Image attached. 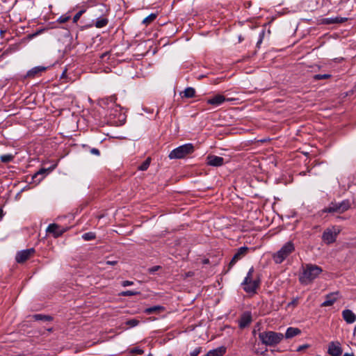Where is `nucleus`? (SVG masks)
<instances>
[{
    "label": "nucleus",
    "mask_w": 356,
    "mask_h": 356,
    "mask_svg": "<svg viewBox=\"0 0 356 356\" xmlns=\"http://www.w3.org/2000/svg\"><path fill=\"white\" fill-rule=\"evenodd\" d=\"M133 284H134L133 282L129 281V280H126V281L122 282V285L123 286H127L132 285Z\"/></svg>",
    "instance_id": "obj_39"
},
{
    "label": "nucleus",
    "mask_w": 356,
    "mask_h": 356,
    "mask_svg": "<svg viewBox=\"0 0 356 356\" xmlns=\"http://www.w3.org/2000/svg\"><path fill=\"white\" fill-rule=\"evenodd\" d=\"M298 298H293L291 302H290L287 304V307H295L298 305Z\"/></svg>",
    "instance_id": "obj_33"
},
{
    "label": "nucleus",
    "mask_w": 356,
    "mask_h": 356,
    "mask_svg": "<svg viewBox=\"0 0 356 356\" xmlns=\"http://www.w3.org/2000/svg\"><path fill=\"white\" fill-rule=\"evenodd\" d=\"M265 35V30H262L261 33H259V40L257 42V45L259 46L263 41L264 37Z\"/></svg>",
    "instance_id": "obj_37"
},
{
    "label": "nucleus",
    "mask_w": 356,
    "mask_h": 356,
    "mask_svg": "<svg viewBox=\"0 0 356 356\" xmlns=\"http://www.w3.org/2000/svg\"><path fill=\"white\" fill-rule=\"evenodd\" d=\"M343 349L339 341H331L328 344L327 353L331 356H339L342 354Z\"/></svg>",
    "instance_id": "obj_11"
},
{
    "label": "nucleus",
    "mask_w": 356,
    "mask_h": 356,
    "mask_svg": "<svg viewBox=\"0 0 356 356\" xmlns=\"http://www.w3.org/2000/svg\"><path fill=\"white\" fill-rule=\"evenodd\" d=\"M339 291L330 293L325 297V300L321 305V307L332 306L337 300L339 296Z\"/></svg>",
    "instance_id": "obj_15"
},
{
    "label": "nucleus",
    "mask_w": 356,
    "mask_h": 356,
    "mask_svg": "<svg viewBox=\"0 0 356 356\" xmlns=\"http://www.w3.org/2000/svg\"><path fill=\"white\" fill-rule=\"evenodd\" d=\"M234 99L232 98H225L222 95L218 94L213 97L209 98L207 100V103L208 104H211L215 106H218L221 105L225 102L232 101Z\"/></svg>",
    "instance_id": "obj_12"
},
{
    "label": "nucleus",
    "mask_w": 356,
    "mask_h": 356,
    "mask_svg": "<svg viewBox=\"0 0 356 356\" xmlns=\"http://www.w3.org/2000/svg\"><path fill=\"white\" fill-rule=\"evenodd\" d=\"M331 77V75L329 74H316L314 76V79L315 80H321V79H326Z\"/></svg>",
    "instance_id": "obj_31"
},
{
    "label": "nucleus",
    "mask_w": 356,
    "mask_h": 356,
    "mask_svg": "<svg viewBox=\"0 0 356 356\" xmlns=\"http://www.w3.org/2000/svg\"><path fill=\"white\" fill-rule=\"evenodd\" d=\"M195 95V90L193 88L188 87L184 91V96L186 98L193 97Z\"/></svg>",
    "instance_id": "obj_24"
},
{
    "label": "nucleus",
    "mask_w": 356,
    "mask_h": 356,
    "mask_svg": "<svg viewBox=\"0 0 356 356\" xmlns=\"http://www.w3.org/2000/svg\"><path fill=\"white\" fill-rule=\"evenodd\" d=\"M259 338L262 343L268 346H275L284 339V334L273 331H266L259 334Z\"/></svg>",
    "instance_id": "obj_3"
},
{
    "label": "nucleus",
    "mask_w": 356,
    "mask_h": 356,
    "mask_svg": "<svg viewBox=\"0 0 356 356\" xmlns=\"http://www.w3.org/2000/svg\"><path fill=\"white\" fill-rule=\"evenodd\" d=\"M83 10L79 11L73 17V22L76 23L79 19L82 14L83 13Z\"/></svg>",
    "instance_id": "obj_36"
},
{
    "label": "nucleus",
    "mask_w": 356,
    "mask_h": 356,
    "mask_svg": "<svg viewBox=\"0 0 356 356\" xmlns=\"http://www.w3.org/2000/svg\"><path fill=\"white\" fill-rule=\"evenodd\" d=\"M340 229L333 226L325 229L322 235L323 241L327 244H331L335 242Z\"/></svg>",
    "instance_id": "obj_7"
},
{
    "label": "nucleus",
    "mask_w": 356,
    "mask_h": 356,
    "mask_svg": "<svg viewBox=\"0 0 356 356\" xmlns=\"http://www.w3.org/2000/svg\"><path fill=\"white\" fill-rule=\"evenodd\" d=\"M156 14L151 13L143 20V24H145L146 26L148 25L152 22L156 18Z\"/></svg>",
    "instance_id": "obj_26"
},
{
    "label": "nucleus",
    "mask_w": 356,
    "mask_h": 356,
    "mask_svg": "<svg viewBox=\"0 0 356 356\" xmlns=\"http://www.w3.org/2000/svg\"><path fill=\"white\" fill-rule=\"evenodd\" d=\"M248 250L249 248L246 246L239 248L229 264V269H230L238 261L244 257L248 254Z\"/></svg>",
    "instance_id": "obj_10"
},
{
    "label": "nucleus",
    "mask_w": 356,
    "mask_h": 356,
    "mask_svg": "<svg viewBox=\"0 0 356 356\" xmlns=\"http://www.w3.org/2000/svg\"><path fill=\"white\" fill-rule=\"evenodd\" d=\"M207 163L211 166H221L224 163V159L216 155H209L207 157Z\"/></svg>",
    "instance_id": "obj_13"
},
{
    "label": "nucleus",
    "mask_w": 356,
    "mask_h": 356,
    "mask_svg": "<svg viewBox=\"0 0 356 356\" xmlns=\"http://www.w3.org/2000/svg\"><path fill=\"white\" fill-rule=\"evenodd\" d=\"M90 153L95 155V156H99L100 155V152L98 149L97 148H92L90 149Z\"/></svg>",
    "instance_id": "obj_38"
},
{
    "label": "nucleus",
    "mask_w": 356,
    "mask_h": 356,
    "mask_svg": "<svg viewBox=\"0 0 356 356\" xmlns=\"http://www.w3.org/2000/svg\"><path fill=\"white\" fill-rule=\"evenodd\" d=\"M254 272V269L253 267H251L245 277L244 278L243 282L241 283L243 289L249 294H255L257 293V289L260 285V279L259 277H257L254 279L253 273Z\"/></svg>",
    "instance_id": "obj_2"
},
{
    "label": "nucleus",
    "mask_w": 356,
    "mask_h": 356,
    "mask_svg": "<svg viewBox=\"0 0 356 356\" xmlns=\"http://www.w3.org/2000/svg\"><path fill=\"white\" fill-rule=\"evenodd\" d=\"M295 251V245L292 241H288L275 253L273 259L277 264H282L292 252Z\"/></svg>",
    "instance_id": "obj_4"
},
{
    "label": "nucleus",
    "mask_w": 356,
    "mask_h": 356,
    "mask_svg": "<svg viewBox=\"0 0 356 356\" xmlns=\"http://www.w3.org/2000/svg\"><path fill=\"white\" fill-rule=\"evenodd\" d=\"M165 311V307L161 305H155L151 307L146 308L144 312L146 314H151L153 313H160Z\"/></svg>",
    "instance_id": "obj_21"
},
{
    "label": "nucleus",
    "mask_w": 356,
    "mask_h": 356,
    "mask_svg": "<svg viewBox=\"0 0 356 356\" xmlns=\"http://www.w3.org/2000/svg\"><path fill=\"white\" fill-rule=\"evenodd\" d=\"M351 207V202L349 200H343L341 202H331L327 207L323 209L324 213H343Z\"/></svg>",
    "instance_id": "obj_5"
},
{
    "label": "nucleus",
    "mask_w": 356,
    "mask_h": 356,
    "mask_svg": "<svg viewBox=\"0 0 356 356\" xmlns=\"http://www.w3.org/2000/svg\"><path fill=\"white\" fill-rule=\"evenodd\" d=\"M309 347V345L308 344H304L302 346H299L298 348H297V351H301L305 348H307Z\"/></svg>",
    "instance_id": "obj_40"
},
{
    "label": "nucleus",
    "mask_w": 356,
    "mask_h": 356,
    "mask_svg": "<svg viewBox=\"0 0 356 356\" xmlns=\"http://www.w3.org/2000/svg\"><path fill=\"white\" fill-rule=\"evenodd\" d=\"M109 99H110V101H111V102H113V104H115V101H116V99H117V98H116V97H115V96H111V97H109Z\"/></svg>",
    "instance_id": "obj_45"
},
{
    "label": "nucleus",
    "mask_w": 356,
    "mask_h": 356,
    "mask_svg": "<svg viewBox=\"0 0 356 356\" xmlns=\"http://www.w3.org/2000/svg\"><path fill=\"white\" fill-rule=\"evenodd\" d=\"M193 145L191 143H187L172 150L170 152L168 157L170 159H182L186 156L193 153Z\"/></svg>",
    "instance_id": "obj_6"
},
{
    "label": "nucleus",
    "mask_w": 356,
    "mask_h": 356,
    "mask_svg": "<svg viewBox=\"0 0 356 356\" xmlns=\"http://www.w3.org/2000/svg\"><path fill=\"white\" fill-rule=\"evenodd\" d=\"M342 316L348 324L353 323L356 321V315L350 309H344L342 312Z\"/></svg>",
    "instance_id": "obj_16"
},
{
    "label": "nucleus",
    "mask_w": 356,
    "mask_h": 356,
    "mask_svg": "<svg viewBox=\"0 0 356 356\" xmlns=\"http://www.w3.org/2000/svg\"><path fill=\"white\" fill-rule=\"evenodd\" d=\"M70 16L62 15L58 19V22L60 23H65L70 19Z\"/></svg>",
    "instance_id": "obj_35"
},
{
    "label": "nucleus",
    "mask_w": 356,
    "mask_h": 356,
    "mask_svg": "<svg viewBox=\"0 0 356 356\" xmlns=\"http://www.w3.org/2000/svg\"><path fill=\"white\" fill-rule=\"evenodd\" d=\"M108 23V19L106 17H100L97 19L95 26L96 28L101 29L105 27Z\"/></svg>",
    "instance_id": "obj_22"
},
{
    "label": "nucleus",
    "mask_w": 356,
    "mask_h": 356,
    "mask_svg": "<svg viewBox=\"0 0 356 356\" xmlns=\"http://www.w3.org/2000/svg\"><path fill=\"white\" fill-rule=\"evenodd\" d=\"M138 294H140V292L130 290L122 291L121 293V295L123 296H133Z\"/></svg>",
    "instance_id": "obj_30"
},
{
    "label": "nucleus",
    "mask_w": 356,
    "mask_h": 356,
    "mask_svg": "<svg viewBox=\"0 0 356 356\" xmlns=\"http://www.w3.org/2000/svg\"><path fill=\"white\" fill-rule=\"evenodd\" d=\"M159 268H160V266H156L152 267V268H149V271L150 273H154V272H155V271H156Z\"/></svg>",
    "instance_id": "obj_42"
},
{
    "label": "nucleus",
    "mask_w": 356,
    "mask_h": 356,
    "mask_svg": "<svg viewBox=\"0 0 356 356\" xmlns=\"http://www.w3.org/2000/svg\"><path fill=\"white\" fill-rule=\"evenodd\" d=\"M117 263H118L117 261H106L107 264L111 265V266H114V265L117 264Z\"/></svg>",
    "instance_id": "obj_44"
},
{
    "label": "nucleus",
    "mask_w": 356,
    "mask_h": 356,
    "mask_svg": "<svg viewBox=\"0 0 356 356\" xmlns=\"http://www.w3.org/2000/svg\"><path fill=\"white\" fill-rule=\"evenodd\" d=\"M45 70H46L45 67H42V66L34 67L27 72L26 77L33 78L35 76H37L38 74L44 72Z\"/></svg>",
    "instance_id": "obj_19"
},
{
    "label": "nucleus",
    "mask_w": 356,
    "mask_h": 356,
    "mask_svg": "<svg viewBox=\"0 0 356 356\" xmlns=\"http://www.w3.org/2000/svg\"><path fill=\"white\" fill-rule=\"evenodd\" d=\"M109 55V52L108 51H106L104 54H102L101 56H100V58L102 60H103L104 58L107 57Z\"/></svg>",
    "instance_id": "obj_43"
},
{
    "label": "nucleus",
    "mask_w": 356,
    "mask_h": 356,
    "mask_svg": "<svg viewBox=\"0 0 356 356\" xmlns=\"http://www.w3.org/2000/svg\"><path fill=\"white\" fill-rule=\"evenodd\" d=\"M35 250L34 248H29L19 251L15 257V260L17 263H24L29 258L31 257L35 253Z\"/></svg>",
    "instance_id": "obj_8"
},
{
    "label": "nucleus",
    "mask_w": 356,
    "mask_h": 356,
    "mask_svg": "<svg viewBox=\"0 0 356 356\" xmlns=\"http://www.w3.org/2000/svg\"><path fill=\"white\" fill-rule=\"evenodd\" d=\"M33 318L35 321H51L53 320V318L51 316L48 315H44V314H35Z\"/></svg>",
    "instance_id": "obj_23"
},
{
    "label": "nucleus",
    "mask_w": 356,
    "mask_h": 356,
    "mask_svg": "<svg viewBox=\"0 0 356 356\" xmlns=\"http://www.w3.org/2000/svg\"><path fill=\"white\" fill-rule=\"evenodd\" d=\"M328 23H341L343 22V19L340 17L327 19Z\"/></svg>",
    "instance_id": "obj_32"
},
{
    "label": "nucleus",
    "mask_w": 356,
    "mask_h": 356,
    "mask_svg": "<svg viewBox=\"0 0 356 356\" xmlns=\"http://www.w3.org/2000/svg\"><path fill=\"white\" fill-rule=\"evenodd\" d=\"M150 161L151 159L147 158L140 165L138 166V169L142 171L146 170L150 165Z\"/></svg>",
    "instance_id": "obj_27"
},
{
    "label": "nucleus",
    "mask_w": 356,
    "mask_h": 356,
    "mask_svg": "<svg viewBox=\"0 0 356 356\" xmlns=\"http://www.w3.org/2000/svg\"><path fill=\"white\" fill-rule=\"evenodd\" d=\"M226 353V348L225 346H220L216 349L209 350L205 356H223Z\"/></svg>",
    "instance_id": "obj_20"
},
{
    "label": "nucleus",
    "mask_w": 356,
    "mask_h": 356,
    "mask_svg": "<svg viewBox=\"0 0 356 356\" xmlns=\"http://www.w3.org/2000/svg\"><path fill=\"white\" fill-rule=\"evenodd\" d=\"M96 237L95 236V234L94 232H87V233H85L82 235V238L85 240V241H91V240H93L95 239Z\"/></svg>",
    "instance_id": "obj_28"
},
{
    "label": "nucleus",
    "mask_w": 356,
    "mask_h": 356,
    "mask_svg": "<svg viewBox=\"0 0 356 356\" xmlns=\"http://www.w3.org/2000/svg\"><path fill=\"white\" fill-rule=\"evenodd\" d=\"M132 353H136L138 354H143V350H140V349H138V348H134L132 350Z\"/></svg>",
    "instance_id": "obj_41"
},
{
    "label": "nucleus",
    "mask_w": 356,
    "mask_h": 356,
    "mask_svg": "<svg viewBox=\"0 0 356 356\" xmlns=\"http://www.w3.org/2000/svg\"><path fill=\"white\" fill-rule=\"evenodd\" d=\"M252 322V315L250 312L243 313L240 319L238 320V326L240 328L243 329L248 327Z\"/></svg>",
    "instance_id": "obj_14"
},
{
    "label": "nucleus",
    "mask_w": 356,
    "mask_h": 356,
    "mask_svg": "<svg viewBox=\"0 0 356 356\" xmlns=\"http://www.w3.org/2000/svg\"><path fill=\"white\" fill-rule=\"evenodd\" d=\"M13 159H14V156L11 154H3V155L0 156V161L2 163H5L12 161L13 160Z\"/></svg>",
    "instance_id": "obj_25"
},
{
    "label": "nucleus",
    "mask_w": 356,
    "mask_h": 356,
    "mask_svg": "<svg viewBox=\"0 0 356 356\" xmlns=\"http://www.w3.org/2000/svg\"><path fill=\"white\" fill-rule=\"evenodd\" d=\"M140 321L136 318L129 319L125 322V324L130 327H136L138 325Z\"/></svg>",
    "instance_id": "obj_29"
},
{
    "label": "nucleus",
    "mask_w": 356,
    "mask_h": 356,
    "mask_svg": "<svg viewBox=\"0 0 356 356\" xmlns=\"http://www.w3.org/2000/svg\"><path fill=\"white\" fill-rule=\"evenodd\" d=\"M66 230L67 229L63 227L62 226L56 223H52L49 225L46 229V232L49 234H51L54 238H57L61 236L64 232H65Z\"/></svg>",
    "instance_id": "obj_9"
},
{
    "label": "nucleus",
    "mask_w": 356,
    "mask_h": 356,
    "mask_svg": "<svg viewBox=\"0 0 356 356\" xmlns=\"http://www.w3.org/2000/svg\"><path fill=\"white\" fill-rule=\"evenodd\" d=\"M3 217V209H0V219Z\"/></svg>",
    "instance_id": "obj_47"
},
{
    "label": "nucleus",
    "mask_w": 356,
    "mask_h": 356,
    "mask_svg": "<svg viewBox=\"0 0 356 356\" xmlns=\"http://www.w3.org/2000/svg\"><path fill=\"white\" fill-rule=\"evenodd\" d=\"M202 351L201 347H197L195 348L192 352H191L190 355L191 356H197Z\"/></svg>",
    "instance_id": "obj_34"
},
{
    "label": "nucleus",
    "mask_w": 356,
    "mask_h": 356,
    "mask_svg": "<svg viewBox=\"0 0 356 356\" xmlns=\"http://www.w3.org/2000/svg\"><path fill=\"white\" fill-rule=\"evenodd\" d=\"M54 169V166L47 168V169L41 168L33 175V179H37L38 177H40V178H38L37 179V181H38L40 182L47 176V175L49 173V172H51Z\"/></svg>",
    "instance_id": "obj_17"
},
{
    "label": "nucleus",
    "mask_w": 356,
    "mask_h": 356,
    "mask_svg": "<svg viewBox=\"0 0 356 356\" xmlns=\"http://www.w3.org/2000/svg\"><path fill=\"white\" fill-rule=\"evenodd\" d=\"M301 333V330L298 327H289L286 329L284 337L286 339H291Z\"/></svg>",
    "instance_id": "obj_18"
},
{
    "label": "nucleus",
    "mask_w": 356,
    "mask_h": 356,
    "mask_svg": "<svg viewBox=\"0 0 356 356\" xmlns=\"http://www.w3.org/2000/svg\"><path fill=\"white\" fill-rule=\"evenodd\" d=\"M343 356H355L353 353H346Z\"/></svg>",
    "instance_id": "obj_46"
},
{
    "label": "nucleus",
    "mask_w": 356,
    "mask_h": 356,
    "mask_svg": "<svg viewBox=\"0 0 356 356\" xmlns=\"http://www.w3.org/2000/svg\"><path fill=\"white\" fill-rule=\"evenodd\" d=\"M323 272L321 267L312 264H306L302 266V273L299 276L301 284L307 285L312 283Z\"/></svg>",
    "instance_id": "obj_1"
}]
</instances>
